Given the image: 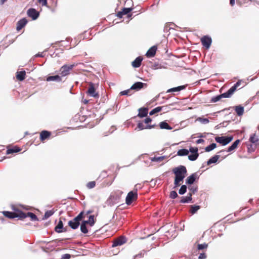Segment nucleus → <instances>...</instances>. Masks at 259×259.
Returning a JSON list of instances; mask_svg holds the SVG:
<instances>
[{"label":"nucleus","mask_w":259,"mask_h":259,"mask_svg":"<svg viewBox=\"0 0 259 259\" xmlns=\"http://www.w3.org/2000/svg\"><path fill=\"white\" fill-rule=\"evenodd\" d=\"M172 172L175 175V178L183 180L186 177L187 170L185 166L180 165L173 168Z\"/></svg>","instance_id":"f03ea898"},{"label":"nucleus","mask_w":259,"mask_h":259,"mask_svg":"<svg viewBox=\"0 0 259 259\" xmlns=\"http://www.w3.org/2000/svg\"><path fill=\"white\" fill-rule=\"evenodd\" d=\"M191 154L198 153V149L197 147H190L188 150Z\"/></svg>","instance_id":"5fc2aeb1"},{"label":"nucleus","mask_w":259,"mask_h":259,"mask_svg":"<svg viewBox=\"0 0 259 259\" xmlns=\"http://www.w3.org/2000/svg\"><path fill=\"white\" fill-rule=\"evenodd\" d=\"M84 218L83 211H81L74 219L75 221H77L78 223H80V221Z\"/></svg>","instance_id":"ea45409f"},{"label":"nucleus","mask_w":259,"mask_h":259,"mask_svg":"<svg viewBox=\"0 0 259 259\" xmlns=\"http://www.w3.org/2000/svg\"><path fill=\"white\" fill-rule=\"evenodd\" d=\"M61 77L59 75H56L53 76H49L47 77L46 80L47 81H57L60 82L61 81Z\"/></svg>","instance_id":"6ab92c4d"},{"label":"nucleus","mask_w":259,"mask_h":259,"mask_svg":"<svg viewBox=\"0 0 259 259\" xmlns=\"http://www.w3.org/2000/svg\"><path fill=\"white\" fill-rule=\"evenodd\" d=\"M230 122V121H224L223 122L221 123L222 127H226L228 125V124Z\"/></svg>","instance_id":"e2e57ef3"},{"label":"nucleus","mask_w":259,"mask_h":259,"mask_svg":"<svg viewBox=\"0 0 259 259\" xmlns=\"http://www.w3.org/2000/svg\"><path fill=\"white\" fill-rule=\"evenodd\" d=\"M200 208V206L199 205H190V209L189 212L192 214H195L199 209Z\"/></svg>","instance_id":"f704fd0d"},{"label":"nucleus","mask_w":259,"mask_h":259,"mask_svg":"<svg viewBox=\"0 0 259 259\" xmlns=\"http://www.w3.org/2000/svg\"><path fill=\"white\" fill-rule=\"evenodd\" d=\"M132 11V9L131 8H124L122 11L124 15L127 14L128 17H131V15L129 13Z\"/></svg>","instance_id":"a18cd8bd"},{"label":"nucleus","mask_w":259,"mask_h":259,"mask_svg":"<svg viewBox=\"0 0 259 259\" xmlns=\"http://www.w3.org/2000/svg\"><path fill=\"white\" fill-rule=\"evenodd\" d=\"M25 71L22 70L17 72L16 78L19 81H23L25 78Z\"/></svg>","instance_id":"393cba45"},{"label":"nucleus","mask_w":259,"mask_h":259,"mask_svg":"<svg viewBox=\"0 0 259 259\" xmlns=\"http://www.w3.org/2000/svg\"><path fill=\"white\" fill-rule=\"evenodd\" d=\"M199 179V176L196 172L192 174L186 179V184L192 185L195 182V181Z\"/></svg>","instance_id":"9d476101"},{"label":"nucleus","mask_w":259,"mask_h":259,"mask_svg":"<svg viewBox=\"0 0 259 259\" xmlns=\"http://www.w3.org/2000/svg\"><path fill=\"white\" fill-rule=\"evenodd\" d=\"M88 94L91 97L96 98L99 97V95L98 94V93L96 92L94 84L92 82H90L89 88L88 90Z\"/></svg>","instance_id":"6e6552de"},{"label":"nucleus","mask_w":259,"mask_h":259,"mask_svg":"<svg viewBox=\"0 0 259 259\" xmlns=\"http://www.w3.org/2000/svg\"><path fill=\"white\" fill-rule=\"evenodd\" d=\"M167 108V106H158L154 109H153L149 112L150 115H153L157 113H158L162 111L163 109L165 110Z\"/></svg>","instance_id":"aec40b11"},{"label":"nucleus","mask_w":259,"mask_h":259,"mask_svg":"<svg viewBox=\"0 0 259 259\" xmlns=\"http://www.w3.org/2000/svg\"><path fill=\"white\" fill-rule=\"evenodd\" d=\"M54 213V211L52 210H47L45 213L44 215L43 216L42 220H46L51 216H52Z\"/></svg>","instance_id":"a19ab883"},{"label":"nucleus","mask_w":259,"mask_h":259,"mask_svg":"<svg viewBox=\"0 0 259 259\" xmlns=\"http://www.w3.org/2000/svg\"><path fill=\"white\" fill-rule=\"evenodd\" d=\"M249 141L253 145L257 146L259 145V139L256 137L255 134L251 135L249 138Z\"/></svg>","instance_id":"5701e85b"},{"label":"nucleus","mask_w":259,"mask_h":259,"mask_svg":"<svg viewBox=\"0 0 259 259\" xmlns=\"http://www.w3.org/2000/svg\"><path fill=\"white\" fill-rule=\"evenodd\" d=\"M200 40L202 45L206 49L210 48L212 44V39L210 36L208 35H204L201 38Z\"/></svg>","instance_id":"423d86ee"},{"label":"nucleus","mask_w":259,"mask_h":259,"mask_svg":"<svg viewBox=\"0 0 259 259\" xmlns=\"http://www.w3.org/2000/svg\"><path fill=\"white\" fill-rule=\"evenodd\" d=\"M240 142V140L238 139L235 141L231 146H230L227 149V152H231L235 150L238 146V145Z\"/></svg>","instance_id":"a878e982"},{"label":"nucleus","mask_w":259,"mask_h":259,"mask_svg":"<svg viewBox=\"0 0 259 259\" xmlns=\"http://www.w3.org/2000/svg\"><path fill=\"white\" fill-rule=\"evenodd\" d=\"M204 142V140L202 139H199L198 140H197L196 141V143L197 144H201V143H202Z\"/></svg>","instance_id":"338daca9"},{"label":"nucleus","mask_w":259,"mask_h":259,"mask_svg":"<svg viewBox=\"0 0 259 259\" xmlns=\"http://www.w3.org/2000/svg\"><path fill=\"white\" fill-rule=\"evenodd\" d=\"M114 197L111 196L106 201V204L107 205L112 206L115 203Z\"/></svg>","instance_id":"79ce46f5"},{"label":"nucleus","mask_w":259,"mask_h":259,"mask_svg":"<svg viewBox=\"0 0 259 259\" xmlns=\"http://www.w3.org/2000/svg\"><path fill=\"white\" fill-rule=\"evenodd\" d=\"M234 92L230 88L226 92L220 94L222 98H230L233 95Z\"/></svg>","instance_id":"72a5a7b5"},{"label":"nucleus","mask_w":259,"mask_h":259,"mask_svg":"<svg viewBox=\"0 0 259 259\" xmlns=\"http://www.w3.org/2000/svg\"><path fill=\"white\" fill-rule=\"evenodd\" d=\"M162 68H163V66L161 64L156 63H154L152 66V68L155 70L161 69Z\"/></svg>","instance_id":"6e6d98bb"},{"label":"nucleus","mask_w":259,"mask_h":259,"mask_svg":"<svg viewBox=\"0 0 259 259\" xmlns=\"http://www.w3.org/2000/svg\"><path fill=\"white\" fill-rule=\"evenodd\" d=\"M80 231L83 234H87L88 233V229L87 228V222L82 221L80 224Z\"/></svg>","instance_id":"2f4dec72"},{"label":"nucleus","mask_w":259,"mask_h":259,"mask_svg":"<svg viewBox=\"0 0 259 259\" xmlns=\"http://www.w3.org/2000/svg\"><path fill=\"white\" fill-rule=\"evenodd\" d=\"M80 224V223H78L77 221H75L74 219L69 221L68 223V226L73 230L77 229Z\"/></svg>","instance_id":"f3484780"},{"label":"nucleus","mask_w":259,"mask_h":259,"mask_svg":"<svg viewBox=\"0 0 259 259\" xmlns=\"http://www.w3.org/2000/svg\"><path fill=\"white\" fill-rule=\"evenodd\" d=\"M37 1L42 6H46L47 5V0H37Z\"/></svg>","instance_id":"bf43d9fd"},{"label":"nucleus","mask_w":259,"mask_h":259,"mask_svg":"<svg viewBox=\"0 0 259 259\" xmlns=\"http://www.w3.org/2000/svg\"><path fill=\"white\" fill-rule=\"evenodd\" d=\"M51 136V133L47 131H43L40 134V139L41 141H43L50 137Z\"/></svg>","instance_id":"b1692460"},{"label":"nucleus","mask_w":259,"mask_h":259,"mask_svg":"<svg viewBox=\"0 0 259 259\" xmlns=\"http://www.w3.org/2000/svg\"><path fill=\"white\" fill-rule=\"evenodd\" d=\"M156 126L155 124L153 125H147L145 126L142 122H139L137 125V127L139 130H143L144 129H151Z\"/></svg>","instance_id":"412c9836"},{"label":"nucleus","mask_w":259,"mask_h":259,"mask_svg":"<svg viewBox=\"0 0 259 259\" xmlns=\"http://www.w3.org/2000/svg\"><path fill=\"white\" fill-rule=\"evenodd\" d=\"M157 50V47L153 46L151 47L146 52V56L148 57H152L155 56Z\"/></svg>","instance_id":"4468645a"},{"label":"nucleus","mask_w":259,"mask_h":259,"mask_svg":"<svg viewBox=\"0 0 259 259\" xmlns=\"http://www.w3.org/2000/svg\"><path fill=\"white\" fill-rule=\"evenodd\" d=\"M206 258V255L205 253H201L198 256L199 259H205Z\"/></svg>","instance_id":"052dcab7"},{"label":"nucleus","mask_w":259,"mask_h":259,"mask_svg":"<svg viewBox=\"0 0 259 259\" xmlns=\"http://www.w3.org/2000/svg\"><path fill=\"white\" fill-rule=\"evenodd\" d=\"M178 197L177 192L176 191H172L170 192L169 197L171 199H175Z\"/></svg>","instance_id":"603ef678"},{"label":"nucleus","mask_w":259,"mask_h":259,"mask_svg":"<svg viewBox=\"0 0 259 259\" xmlns=\"http://www.w3.org/2000/svg\"><path fill=\"white\" fill-rule=\"evenodd\" d=\"M123 13H122V11H120V12H119L117 13V14H116V16L117 17L119 18H121L122 17L123 15Z\"/></svg>","instance_id":"69168bd1"},{"label":"nucleus","mask_w":259,"mask_h":259,"mask_svg":"<svg viewBox=\"0 0 259 259\" xmlns=\"http://www.w3.org/2000/svg\"><path fill=\"white\" fill-rule=\"evenodd\" d=\"M188 190L190 191L189 193H192V195L194 194L196 192L198 191V187L189 185L188 187Z\"/></svg>","instance_id":"4c0bfd02"},{"label":"nucleus","mask_w":259,"mask_h":259,"mask_svg":"<svg viewBox=\"0 0 259 259\" xmlns=\"http://www.w3.org/2000/svg\"><path fill=\"white\" fill-rule=\"evenodd\" d=\"M183 181V180L175 178V180H174V185L175 186H174V188H176L180 186V182Z\"/></svg>","instance_id":"8fccbe9b"},{"label":"nucleus","mask_w":259,"mask_h":259,"mask_svg":"<svg viewBox=\"0 0 259 259\" xmlns=\"http://www.w3.org/2000/svg\"><path fill=\"white\" fill-rule=\"evenodd\" d=\"M220 155H215L211 157L207 161V164L208 165H210L212 163H215L218 159L220 158Z\"/></svg>","instance_id":"7c9ffc66"},{"label":"nucleus","mask_w":259,"mask_h":259,"mask_svg":"<svg viewBox=\"0 0 259 259\" xmlns=\"http://www.w3.org/2000/svg\"><path fill=\"white\" fill-rule=\"evenodd\" d=\"M241 82H242L241 80H239L238 81H237L236 83H235L232 87H231L232 90L234 92H235L237 88L240 85Z\"/></svg>","instance_id":"09e8293b"},{"label":"nucleus","mask_w":259,"mask_h":259,"mask_svg":"<svg viewBox=\"0 0 259 259\" xmlns=\"http://www.w3.org/2000/svg\"><path fill=\"white\" fill-rule=\"evenodd\" d=\"M186 88V85H180L177 87L170 88L168 89L166 93H172V92H180L182 90H183L185 89Z\"/></svg>","instance_id":"dca6fc26"},{"label":"nucleus","mask_w":259,"mask_h":259,"mask_svg":"<svg viewBox=\"0 0 259 259\" xmlns=\"http://www.w3.org/2000/svg\"><path fill=\"white\" fill-rule=\"evenodd\" d=\"M207 244L204 243L203 244H199L197 246V248L198 250H202L203 249L206 248L207 247Z\"/></svg>","instance_id":"4d7b16f0"},{"label":"nucleus","mask_w":259,"mask_h":259,"mask_svg":"<svg viewBox=\"0 0 259 259\" xmlns=\"http://www.w3.org/2000/svg\"><path fill=\"white\" fill-rule=\"evenodd\" d=\"M27 20L25 18H23L19 20L17 24L16 29L18 31L22 29L27 23Z\"/></svg>","instance_id":"f8f14e48"},{"label":"nucleus","mask_w":259,"mask_h":259,"mask_svg":"<svg viewBox=\"0 0 259 259\" xmlns=\"http://www.w3.org/2000/svg\"><path fill=\"white\" fill-rule=\"evenodd\" d=\"M159 126L161 129H165L168 130L172 129V127L170 126L166 121H163L160 122Z\"/></svg>","instance_id":"c85d7f7f"},{"label":"nucleus","mask_w":259,"mask_h":259,"mask_svg":"<svg viewBox=\"0 0 259 259\" xmlns=\"http://www.w3.org/2000/svg\"><path fill=\"white\" fill-rule=\"evenodd\" d=\"M27 14L28 17L35 20L38 18L39 16V13L34 8H30L27 10Z\"/></svg>","instance_id":"0eeeda50"},{"label":"nucleus","mask_w":259,"mask_h":259,"mask_svg":"<svg viewBox=\"0 0 259 259\" xmlns=\"http://www.w3.org/2000/svg\"><path fill=\"white\" fill-rule=\"evenodd\" d=\"M256 147V146L255 145H253L252 144H250L247 147L248 151L250 152H253L255 150Z\"/></svg>","instance_id":"13d9d810"},{"label":"nucleus","mask_w":259,"mask_h":259,"mask_svg":"<svg viewBox=\"0 0 259 259\" xmlns=\"http://www.w3.org/2000/svg\"><path fill=\"white\" fill-rule=\"evenodd\" d=\"M170 28H169L167 25H165L164 27L163 30L164 32L168 31Z\"/></svg>","instance_id":"774afa93"},{"label":"nucleus","mask_w":259,"mask_h":259,"mask_svg":"<svg viewBox=\"0 0 259 259\" xmlns=\"http://www.w3.org/2000/svg\"><path fill=\"white\" fill-rule=\"evenodd\" d=\"M14 212L9 211H3L2 213L4 216L9 219L18 218L20 219H25L24 212L17 208H13Z\"/></svg>","instance_id":"f257e3e1"},{"label":"nucleus","mask_w":259,"mask_h":259,"mask_svg":"<svg viewBox=\"0 0 259 259\" xmlns=\"http://www.w3.org/2000/svg\"><path fill=\"white\" fill-rule=\"evenodd\" d=\"M187 187L186 185H183L181 186L179 190V194L180 195H183L187 192Z\"/></svg>","instance_id":"37998d69"},{"label":"nucleus","mask_w":259,"mask_h":259,"mask_svg":"<svg viewBox=\"0 0 259 259\" xmlns=\"http://www.w3.org/2000/svg\"><path fill=\"white\" fill-rule=\"evenodd\" d=\"M71 257L70 254L66 253L62 255V258L63 259H69Z\"/></svg>","instance_id":"680f3d73"},{"label":"nucleus","mask_w":259,"mask_h":259,"mask_svg":"<svg viewBox=\"0 0 259 259\" xmlns=\"http://www.w3.org/2000/svg\"><path fill=\"white\" fill-rule=\"evenodd\" d=\"M126 242V238L123 236H121L115 239L112 243V247H115L117 246H120L124 244Z\"/></svg>","instance_id":"1a4fd4ad"},{"label":"nucleus","mask_w":259,"mask_h":259,"mask_svg":"<svg viewBox=\"0 0 259 259\" xmlns=\"http://www.w3.org/2000/svg\"><path fill=\"white\" fill-rule=\"evenodd\" d=\"M55 230L59 233L67 231V229L63 228V223L61 220L59 221L58 224L55 227Z\"/></svg>","instance_id":"ddd939ff"},{"label":"nucleus","mask_w":259,"mask_h":259,"mask_svg":"<svg viewBox=\"0 0 259 259\" xmlns=\"http://www.w3.org/2000/svg\"><path fill=\"white\" fill-rule=\"evenodd\" d=\"M21 149L17 146H14L11 148H9L7 150V154H13L15 153H17L20 151Z\"/></svg>","instance_id":"473e14b6"},{"label":"nucleus","mask_w":259,"mask_h":259,"mask_svg":"<svg viewBox=\"0 0 259 259\" xmlns=\"http://www.w3.org/2000/svg\"><path fill=\"white\" fill-rule=\"evenodd\" d=\"M189 151L186 149H181L178 151L177 155L180 156H184L188 155Z\"/></svg>","instance_id":"c9c22d12"},{"label":"nucleus","mask_w":259,"mask_h":259,"mask_svg":"<svg viewBox=\"0 0 259 259\" xmlns=\"http://www.w3.org/2000/svg\"><path fill=\"white\" fill-rule=\"evenodd\" d=\"M217 147V144L215 143H212L207 146L205 148V151L206 152H210L215 149Z\"/></svg>","instance_id":"58836bf2"},{"label":"nucleus","mask_w":259,"mask_h":259,"mask_svg":"<svg viewBox=\"0 0 259 259\" xmlns=\"http://www.w3.org/2000/svg\"><path fill=\"white\" fill-rule=\"evenodd\" d=\"M192 200V193H188L186 197H183L180 202L181 203H187L191 202Z\"/></svg>","instance_id":"bb28decb"},{"label":"nucleus","mask_w":259,"mask_h":259,"mask_svg":"<svg viewBox=\"0 0 259 259\" xmlns=\"http://www.w3.org/2000/svg\"><path fill=\"white\" fill-rule=\"evenodd\" d=\"M152 119L150 117H146L144 120V122L146 124L149 123V122H151Z\"/></svg>","instance_id":"0e129e2a"},{"label":"nucleus","mask_w":259,"mask_h":259,"mask_svg":"<svg viewBox=\"0 0 259 259\" xmlns=\"http://www.w3.org/2000/svg\"><path fill=\"white\" fill-rule=\"evenodd\" d=\"M25 215V218L27 217H29L31 221H38V218L37 217L33 212H28L27 213L24 212Z\"/></svg>","instance_id":"c756f323"},{"label":"nucleus","mask_w":259,"mask_h":259,"mask_svg":"<svg viewBox=\"0 0 259 259\" xmlns=\"http://www.w3.org/2000/svg\"><path fill=\"white\" fill-rule=\"evenodd\" d=\"M83 222H87V224H89L90 226L92 227L95 224V221L94 220V215H91L89 217V220L87 221H82Z\"/></svg>","instance_id":"e433bc0d"},{"label":"nucleus","mask_w":259,"mask_h":259,"mask_svg":"<svg viewBox=\"0 0 259 259\" xmlns=\"http://www.w3.org/2000/svg\"><path fill=\"white\" fill-rule=\"evenodd\" d=\"M143 59V58L141 56H139V57H137L136 58V59L134 60L132 62V66L134 68L139 67L141 65V63H142Z\"/></svg>","instance_id":"2eb2a0df"},{"label":"nucleus","mask_w":259,"mask_h":259,"mask_svg":"<svg viewBox=\"0 0 259 259\" xmlns=\"http://www.w3.org/2000/svg\"><path fill=\"white\" fill-rule=\"evenodd\" d=\"M137 185H135L134 190L128 193L125 198V202L127 205H131L134 201L137 199Z\"/></svg>","instance_id":"7ed1b4c3"},{"label":"nucleus","mask_w":259,"mask_h":259,"mask_svg":"<svg viewBox=\"0 0 259 259\" xmlns=\"http://www.w3.org/2000/svg\"><path fill=\"white\" fill-rule=\"evenodd\" d=\"M76 64L74 63L70 65L65 64L60 69V73L62 76H65L70 74V71L76 66Z\"/></svg>","instance_id":"39448f33"},{"label":"nucleus","mask_w":259,"mask_h":259,"mask_svg":"<svg viewBox=\"0 0 259 259\" xmlns=\"http://www.w3.org/2000/svg\"><path fill=\"white\" fill-rule=\"evenodd\" d=\"M199 156V153L191 154L188 155V159L190 161L196 160Z\"/></svg>","instance_id":"c03bdc74"},{"label":"nucleus","mask_w":259,"mask_h":259,"mask_svg":"<svg viewBox=\"0 0 259 259\" xmlns=\"http://www.w3.org/2000/svg\"><path fill=\"white\" fill-rule=\"evenodd\" d=\"M148 113V110L147 108H141L139 109L138 116L141 118L146 117Z\"/></svg>","instance_id":"a211bd4d"},{"label":"nucleus","mask_w":259,"mask_h":259,"mask_svg":"<svg viewBox=\"0 0 259 259\" xmlns=\"http://www.w3.org/2000/svg\"><path fill=\"white\" fill-rule=\"evenodd\" d=\"M132 90H131V88L128 89V90H124V91H121L120 92V95L121 96H125V95H131L133 93L131 92Z\"/></svg>","instance_id":"49530a36"},{"label":"nucleus","mask_w":259,"mask_h":259,"mask_svg":"<svg viewBox=\"0 0 259 259\" xmlns=\"http://www.w3.org/2000/svg\"><path fill=\"white\" fill-rule=\"evenodd\" d=\"M222 99L221 95L213 97L210 100V103H215Z\"/></svg>","instance_id":"de8ad7c7"},{"label":"nucleus","mask_w":259,"mask_h":259,"mask_svg":"<svg viewBox=\"0 0 259 259\" xmlns=\"http://www.w3.org/2000/svg\"><path fill=\"white\" fill-rule=\"evenodd\" d=\"M235 111L238 116H240L244 113V107L241 105L235 106Z\"/></svg>","instance_id":"cd10ccee"},{"label":"nucleus","mask_w":259,"mask_h":259,"mask_svg":"<svg viewBox=\"0 0 259 259\" xmlns=\"http://www.w3.org/2000/svg\"><path fill=\"white\" fill-rule=\"evenodd\" d=\"M168 157V156L166 155H164L159 157L154 156L153 157H150V159L152 162H156L159 163L162 161L164 159L167 158Z\"/></svg>","instance_id":"4be33fe9"},{"label":"nucleus","mask_w":259,"mask_h":259,"mask_svg":"<svg viewBox=\"0 0 259 259\" xmlns=\"http://www.w3.org/2000/svg\"><path fill=\"white\" fill-rule=\"evenodd\" d=\"M233 136H221V137H215V141L222 145L223 146H226L230 143L233 140Z\"/></svg>","instance_id":"20e7f679"},{"label":"nucleus","mask_w":259,"mask_h":259,"mask_svg":"<svg viewBox=\"0 0 259 259\" xmlns=\"http://www.w3.org/2000/svg\"><path fill=\"white\" fill-rule=\"evenodd\" d=\"M197 120L200 121L202 124H207L209 122V120L206 118L199 117L197 118Z\"/></svg>","instance_id":"3c124183"},{"label":"nucleus","mask_w":259,"mask_h":259,"mask_svg":"<svg viewBox=\"0 0 259 259\" xmlns=\"http://www.w3.org/2000/svg\"><path fill=\"white\" fill-rule=\"evenodd\" d=\"M96 186V182L95 181H91L87 183V187L89 189H92Z\"/></svg>","instance_id":"864d4df0"},{"label":"nucleus","mask_w":259,"mask_h":259,"mask_svg":"<svg viewBox=\"0 0 259 259\" xmlns=\"http://www.w3.org/2000/svg\"><path fill=\"white\" fill-rule=\"evenodd\" d=\"M146 87V83L138 81L135 82L132 85V87H131V90L138 91Z\"/></svg>","instance_id":"9b49d317"}]
</instances>
